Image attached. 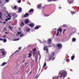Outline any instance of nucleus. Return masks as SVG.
Here are the masks:
<instances>
[{
    "label": "nucleus",
    "instance_id": "nucleus-55",
    "mask_svg": "<svg viewBox=\"0 0 79 79\" xmlns=\"http://www.w3.org/2000/svg\"><path fill=\"white\" fill-rule=\"evenodd\" d=\"M38 54H39V55L40 56V58L41 56H40V53H39Z\"/></svg>",
    "mask_w": 79,
    "mask_h": 79
},
{
    "label": "nucleus",
    "instance_id": "nucleus-2",
    "mask_svg": "<svg viewBox=\"0 0 79 79\" xmlns=\"http://www.w3.org/2000/svg\"><path fill=\"white\" fill-rule=\"evenodd\" d=\"M0 52L2 53V56H5L6 55V52L5 51L4 49H0Z\"/></svg>",
    "mask_w": 79,
    "mask_h": 79
},
{
    "label": "nucleus",
    "instance_id": "nucleus-1",
    "mask_svg": "<svg viewBox=\"0 0 79 79\" xmlns=\"http://www.w3.org/2000/svg\"><path fill=\"white\" fill-rule=\"evenodd\" d=\"M59 76L60 78L64 79V78L67 76V73L64 71H61L60 72Z\"/></svg>",
    "mask_w": 79,
    "mask_h": 79
},
{
    "label": "nucleus",
    "instance_id": "nucleus-53",
    "mask_svg": "<svg viewBox=\"0 0 79 79\" xmlns=\"http://www.w3.org/2000/svg\"><path fill=\"white\" fill-rule=\"evenodd\" d=\"M35 78H38V76H37H37H36V77H35Z\"/></svg>",
    "mask_w": 79,
    "mask_h": 79
},
{
    "label": "nucleus",
    "instance_id": "nucleus-32",
    "mask_svg": "<svg viewBox=\"0 0 79 79\" xmlns=\"http://www.w3.org/2000/svg\"><path fill=\"white\" fill-rule=\"evenodd\" d=\"M17 8V7L16 6H14V10H16Z\"/></svg>",
    "mask_w": 79,
    "mask_h": 79
},
{
    "label": "nucleus",
    "instance_id": "nucleus-41",
    "mask_svg": "<svg viewBox=\"0 0 79 79\" xmlns=\"http://www.w3.org/2000/svg\"><path fill=\"white\" fill-rule=\"evenodd\" d=\"M59 31H58L57 34H56V35L57 36V35H58V34H59Z\"/></svg>",
    "mask_w": 79,
    "mask_h": 79
},
{
    "label": "nucleus",
    "instance_id": "nucleus-49",
    "mask_svg": "<svg viewBox=\"0 0 79 79\" xmlns=\"http://www.w3.org/2000/svg\"><path fill=\"white\" fill-rule=\"evenodd\" d=\"M3 23H4L5 24H6V22H3Z\"/></svg>",
    "mask_w": 79,
    "mask_h": 79
},
{
    "label": "nucleus",
    "instance_id": "nucleus-45",
    "mask_svg": "<svg viewBox=\"0 0 79 79\" xmlns=\"http://www.w3.org/2000/svg\"><path fill=\"white\" fill-rule=\"evenodd\" d=\"M46 50L47 51L46 53H48V49L47 50Z\"/></svg>",
    "mask_w": 79,
    "mask_h": 79
},
{
    "label": "nucleus",
    "instance_id": "nucleus-61",
    "mask_svg": "<svg viewBox=\"0 0 79 79\" xmlns=\"http://www.w3.org/2000/svg\"><path fill=\"white\" fill-rule=\"evenodd\" d=\"M8 16H6V18H8Z\"/></svg>",
    "mask_w": 79,
    "mask_h": 79
},
{
    "label": "nucleus",
    "instance_id": "nucleus-62",
    "mask_svg": "<svg viewBox=\"0 0 79 79\" xmlns=\"http://www.w3.org/2000/svg\"><path fill=\"white\" fill-rule=\"evenodd\" d=\"M0 23H2V22L0 21Z\"/></svg>",
    "mask_w": 79,
    "mask_h": 79
},
{
    "label": "nucleus",
    "instance_id": "nucleus-64",
    "mask_svg": "<svg viewBox=\"0 0 79 79\" xmlns=\"http://www.w3.org/2000/svg\"><path fill=\"white\" fill-rule=\"evenodd\" d=\"M38 53H40V52H39V51L38 52Z\"/></svg>",
    "mask_w": 79,
    "mask_h": 79
},
{
    "label": "nucleus",
    "instance_id": "nucleus-42",
    "mask_svg": "<svg viewBox=\"0 0 79 79\" xmlns=\"http://www.w3.org/2000/svg\"><path fill=\"white\" fill-rule=\"evenodd\" d=\"M2 15H0V19H2Z\"/></svg>",
    "mask_w": 79,
    "mask_h": 79
},
{
    "label": "nucleus",
    "instance_id": "nucleus-33",
    "mask_svg": "<svg viewBox=\"0 0 79 79\" xmlns=\"http://www.w3.org/2000/svg\"><path fill=\"white\" fill-rule=\"evenodd\" d=\"M76 13V11L75 12H71V14H72V15H73V14H75Z\"/></svg>",
    "mask_w": 79,
    "mask_h": 79
},
{
    "label": "nucleus",
    "instance_id": "nucleus-9",
    "mask_svg": "<svg viewBox=\"0 0 79 79\" xmlns=\"http://www.w3.org/2000/svg\"><path fill=\"white\" fill-rule=\"evenodd\" d=\"M25 24H27L29 23V19H27L25 20Z\"/></svg>",
    "mask_w": 79,
    "mask_h": 79
},
{
    "label": "nucleus",
    "instance_id": "nucleus-22",
    "mask_svg": "<svg viewBox=\"0 0 79 79\" xmlns=\"http://www.w3.org/2000/svg\"><path fill=\"white\" fill-rule=\"evenodd\" d=\"M6 62H3L2 64V66H5V64H6Z\"/></svg>",
    "mask_w": 79,
    "mask_h": 79
},
{
    "label": "nucleus",
    "instance_id": "nucleus-59",
    "mask_svg": "<svg viewBox=\"0 0 79 79\" xmlns=\"http://www.w3.org/2000/svg\"><path fill=\"white\" fill-rule=\"evenodd\" d=\"M59 9H61V7H59Z\"/></svg>",
    "mask_w": 79,
    "mask_h": 79
},
{
    "label": "nucleus",
    "instance_id": "nucleus-7",
    "mask_svg": "<svg viewBox=\"0 0 79 79\" xmlns=\"http://www.w3.org/2000/svg\"><path fill=\"white\" fill-rule=\"evenodd\" d=\"M12 16L13 17H15V18H16L17 17V14L15 13H13L12 14Z\"/></svg>",
    "mask_w": 79,
    "mask_h": 79
},
{
    "label": "nucleus",
    "instance_id": "nucleus-48",
    "mask_svg": "<svg viewBox=\"0 0 79 79\" xmlns=\"http://www.w3.org/2000/svg\"><path fill=\"white\" fill-rule=\"evenodd\" d=\"M55 52H53L52 54L53 56H54V55H55Z\"/></svg>",
    "mask_w": 79,
    "mask_h": 79
},
{
    "label": "nucleus",
    "instance_id": "nucleus-29",
    "mask_svg": "<svg viewBox=\"0 0 79 79\" xmlns=\"http://www.w3.org/2000/svg\"><path fill=\"white\" fill-rule=\"evenodd\" d=\"M3 42L5 43L6 42V39H4L3 40Z\"/></svg>",
    "mask_w": 79,
    "mask_h": 79
},
{
    "label": "nucleus",
    "instance_id": "nucleus-50",
    "mask_svg": "<svg viewBox=\"0 0 79 79\" xmlns=\"http://www.w3.org/2000/svg\"><path fill=\"white\" fill-rule=\"evenodd\" d=\"M5 33H6V34H8V33L7 32H6V31L5 32Z\"/></svg>",
    "mask_w": 79,
    "mask_h": 79
},
{
    "label": "nucleus",
    "instance_id": "nucleus-17",
    "mask_svg": "<svg viewBox=\"0 0 79 79\" xmlns=\"http://www.w3.org/2000/svg\"><path fill=\"white\" fill-rule=\"evenodd\" d=\"M26 31L27 32H30V31H31V28H28L26 29Z\"/></svg>",
    "mask_w": 79,
    "mask_h": 79
},
{
    "label": "nucleus",
    "instance_id": "nucleus-12",
    "mask_svg": "<svg viewBox=\"0 0 79 79\" xmlns=\"http://www.w3.org/2000/svg\"><path fill=\"white\" fill-rule=\"evenodd\" d=\"M41 6H42L41 5L38 4L37 6V8H38V9H40V8H41Z\"/></svg>",
    "mask_w": 79,
    "mask_h": 79
},
{
    "label": "nucleus",
    "instance_id": "nucleus-16",
    "mask_svg": "<svg viewBox=\"0 0 79 79\" xmlns=\"http://www.w3.org/2000/svg\"><path fill=\"white\" fill-rule=\"evenodd\" d=\"M20 51H21V50H17L16 51V52H14V54H15V53H19Z\"/></svg>",
    "mask_w": 79,
    "mask_h": 79
},
{
    "label": "nucleus",
    "instance_id": "nucleus-35",
    "mask_svg": "<svg viewBox=\"0 0 79 79\" xmlns=\"http://www.w3.org/2000/svg\"><path fill=\"white\" fill-rule=\"evenodd\" d=\"M33 52H35L36 51V48H34L33 49Z\"/></svg>",
    "mask_w": 79,
    "mask_h": 79
},
{
    "label": "nucleus",
    "instance_id": "nucleus-34",
    "mask_svg": "<svg viewBox=\"0 0 79 79\" xmlns=\"http://www.w3.org/2000/svg\"><path fill=\"white\" fill-rule=\"evenodd\" d=\"M66 62H69V59H67L66 60Z\"/></svg>",
    "mask_w": 79,
    "mask_h": 79
},
{
    "label": "nucleus",
    "instance_id": "nucleus-25",
    "mask_svg": "<svg viewBox=\"0 0 79 79\" xmlns=\"http://www.w3.org/2000/svg\"><path fill=\"white\" fill-rule=\"evenodd\" d=\"M8 28L9 29H10V30H11V31H13V30L12 29H13V28H11V27H10V26H8Z\"/></svg>",
    "mask_w": 79,
    "mask_h": 79
},
{
    "label": "nucleus",
    "instance_id": "nucleus-39",
    "mask_svg": "<svg viewBox=\"0 0 79 79\" xmlns=\"http://www.w3.org/2000/svg\"><path fill=\"white\" fill-rule=\"evenodd\" d=\"M21 47H19L18 48V49H19V50H21Z\"/></svg>",
    "mask_w": 79,
    "mask_h": 79
},
{
    "label": "nucleus",
    "instance_id": "nucleus-57",
    "mask_svg": "<svg viewBox=\"0 0 79 79\" xmlns=\"http://www.w3.org/2000/svg\"><path fill=\"white\" fill-rule=\"evenodd\" d=\"M2 3V1L1 0H0V4Z\"/></svg>",
    "mask_w": 79,
    "mask_h": 79
},
{
    "label": "nucleus",
    "instance_id": "nucleus-28",
    "mask_svg": "<svg viewBox=\"0 0 79 79\" xmlns=\"http://www.w3.org/2000/svg\"><path fill=\"white\" fill-rule=\"evenodd\" d=\"M46 64L45 62V63H44V65H43V68H45V66H46Z\"/></svg>",
    "mask_w": 79,
    "mask_h": 79
},
{
    "label": "nucleus",
    "instance_id": "nucleus-38",
    "mask_svg": "<svg viewBox=\"0 0 79 79\" xmlns=\"http://www.w3.org/2000/svg\"><path fill=\"white\" fill-rule=\"evenodd\" d=\"M3 37H4V38H5L6 37V35H4L3 36Z\"/></svg>",
    "mask_w": 79,
    "mask_h": 79
},
{
    "label": "nucleus",
    "instance_id": "nucleus-54",
    "mask_svg": "<svg viewBox=\"0 0 79 79\" xmlns=\"http://www.w3.org/2000/svg\"><path fill=\"white\" fill-rule=\"evenodd\" d=\"M66 31V29H64V31Z\"/></svg>",
    "mask_w": 79,
    "mask_h": 79
},
{
    "label": "nucleus",
    "instance_id": "nucleus-30",
    "mask_svg": "<svg viewBox=\"0 0 79 79\" xmlns=\"http://www.w3.org/2000/svg\"><path fill=\"white\" fill-rule=\"evenodd\" d=\"M28 55H29V56H28V58L31 57V56H32V54H31L29 53Z\"/></svg>",
    "mask_w": 79,
    "mask_h": 79
},
{
    "label": "nucleus",
    "instance_id": "nucleus-23",
    "mask_svg": "<svg viewBox=\"0 0 79 79\" xmlns=\"http://www.w3.org/2000/svg\"><path fill=\"white\" fill-rule=\"evenodd\" d=\"M67 1L69 3V4H71L72 3V2H71V0H67Z\"/></svg>",
    "mask_w": 79,
    "mask_h": 79
},
{
    "label": "nucleus",
    "instance_id": "nucleus-24",
    "mask_svg": "<svg viewBox=\"0 0 79 79\" xmlns=\"http://www.w3.org/2000/svg\"><path fill=\"white\" fill-rule=\"evenodd\" d=\"M19 39H20L18 38V39H16L13 40V41H18V40H19Z\"/></svg>",
    "mask_w": 79,
    "mask_h": 79
},
{
    "label": "nucleus",
    "instance_id": "nucleus-56",
    "mask_svg": "<svg viewBox=\"0 0 79 79\" xmlns=\"http://www.w3.org/2000/svg\"><path fill=\"white\" fill-rule=\"evenodd\" d=\"M30 53H32V51H30Z\"/></svg>",
    "mask_w": 79,
    "mask_h": 79
},
{
    "label": "nucleus",
    "instance_id": "nucleus-19",
    "mask_svg": "<svg viewBox=\"0 0 79 79\" xmlns=\"http://www.w3.org/2000/svg\"><path fill=\"white\" fill-rule=\"evenodd\" d=\"M34 11V10L33 9H31L30 10L29 12L30 13H31V12H33Z\"/></svg>",
    "mask_w": 79,
    "mask_h": 79
},
{
    "label": "nucleus",
    "instance_id": "nucleus-13",
    "mask_svg": "<svg viewBox=\"0 0 79 79\" xmlns=\"http://www.w3.org/2000/svg\"><path fill=\"white\" fill-rule=\"evenodd\" d=\"M24 23L23 22H21L20 23V26H24Z\"/></svg>",
    "mask_w": 79,
    "mask_h": 79
},
{
    "label": "nucleus",
    "instance_id": "nucleus-6",
    "mask_svg": "<svg viewBox=\"0 0 79 79\" xmlns=\"http://www.w3.org/2000/svg\"><path fill=\"white\" fill-rule=\"evenodd\" d=\"M41 27V26L39 25L36 26L35 27V29L36 30L37 29H38L39 28H40V27Z\"/></svg>",
    "mask_w": 79,
    "mask_h": 79
},
{
    "label": "nucleus",
    "instance_id": "nucleus-21",
    "mask_svg": "<svg viewBox=\"0 0 79 79\" xmlns=\"http://www.w3.org/2000/svg\"><path fill=\"white\" fill-rule=\"evenodd\" d=\"M60 31V32H62V29L61 28H59L57 29V31Z\"/></svg>",
    "mask_w": 79,
    "mask_h": 79
},
{
    "label": "nucleus",
    "instance_id": "nucleus-44",
    "mask_svg": "<svg viewBox=\"0 0 79 79\" xmlns=\"http://www.w3.org/2000/svg\"><path fill=\"white\" fill-rule=\"evenodd\" d=\"M3 39L2 38H0V41H3Z\"/></svg>",
    "mask_w": 79,
    "mask_h": 79
},
{
    "label": "nucleus",
    "instance_id": "nucleus-4",
    "mask_svg": "<svg viewBox=\"0 0 79 79\" xmlns=\"http://www.w3.org/2000/svg\"><path fill=\"white\" fill-rule=\"evenodd\" d=\"M52 42V40L50 39H49L48 41H47V44L48 45H50V44H51V42Z\"/></svg>",
    "mask_w": 79,
    "mask_h": 79
},
{
    "label": "nucleus",
    "instance_id": "nucleus-3",
    "mask_svg": "<svg viewBox=\"0 0 79 79\" xmlns=\"http://www.w3.org/2000/svg\"><path fill=\"white\" fill-rule=\"evenodd\" d=\"M57 47L58 48L60 49V48H61V47H62V44L60 43L57 44Z\"/></svg>",
    "mask_w": 79,
    "mask_h": 79
},
{
    "label": "nucleus",
    "instance_id": "nucleus-47",
    "mask_svg": "<svg viewBox=\"0 0 79 79\" xmlns=\"http://www.w3.org/2000/svg\"><path fill=\"white\" fill-rule=\"evenodd\" d=\"M6 2H9V1H8V0H6Z\"/></svg>",
    "mask_w": 79,
    "mask_h": 79
},
{
    "label": "nucleus",
    "instance_id": "nucleus-26",
    "mask_svg": "<svg viewBox=\"0 0 79 79\" xmlns=\"http://www.w3.org/2000/svg\"><path fill=\"white\" fill-rule=\"evenodd\" d=\"M76 39L75 38H73L72 39L73 42H75V41H76Z\"/></svg>",
    "mask_w": 79,
    "mask_h": 79
},
{
    "label": "nucleus",
    "instance_id": "nucleus-63",
    "mask_svg": "<svg viewBox=\"0 0 79 79\" xmlns=\"http://www.w3.org/2000/svg\"><path fill=\"white\" fill-rule=\"evenodd\" d=\"M43 9H44V8H45V7H43Z\"/></svg>",
    "mask_w": 79,
    "mask_h": 79
},
{
    "label": "nucleus",
    "instance_id": "nucleus-37",
    "mask_svg": "<svg viewBox=\"0 0 79 79\" xmlns=\"http://www.w3.org/2000/svg\"><path fill=\"white\" fill-rule=\"evenodd\" d=\"M44 16H50V15H48L44 14Z\"/></svg>",
    "mask_w": 79,
    "mask_h": 79
},
{
    "label": "nucleus",
    "instance_id": "nucleus-11",
    "mask_svg": "<svg viewBox=\"0 0 79 79\" xmlns=\"http://www.w3.org/2000/svg\"><path fill=\"white\" fill-rule=\"evenodd\" d=\"M11 17H9V18L6 19H5V21H6V22H8V20H11Z\"/></svg>",
    "mask_w": 79,
    "mask_h": 79
},
{
    "label": "nucleus",
    "instance_id": "nucleus-8",
    "mask_svg": "<svg viewBox=\"0 0 79 79\" xmlns=\"http://www.w3.org/2000/svg\"><path fill=\"white\" fill-rule=\"evenodd\" d=\"M48 48V46H44V50H47V49H48V48Z\"/></svg>",
    "mask_w": 79,
    "mask_h": 79
},
{
    "label": "nucleus",
    "instance_id": "nucleus-15",
    "mask_svg": "<svg viewBox=\"0 0 79 79\" xmlns=\"http://www.w3.org/2000/svg\"><path fill=\"white\" fill-rule=\"evenodd\" d=\"M18 11L19 13H21L22 11V8H19L18 9Z\"/></svg>",
    "mask_w": 79,
    "mask_h": 79
},
{
    "label": "nucleus",
    "instance_id": "nucleus-60",
    "mask_svg": "<svg viewBox=\"0 0 79 79\" xmlns=\"http://www.w3.org/2000/svg\"><path fill=\"white\" fill-rule=\"evenodd\" d=\"M6 28H5L4 29V30H6Z\"/></svg>",
    "mask_w": 79,
    "mask_h": 79
},
{
    "label": "nucleus",
    "instance_id": "nucleus-10",
    "mask_svg": "<svg viewBox=\"0 0 79 79\" xmlns=\"http://www.w3.org/2000/svg\"><path fill=\"white\" fill-rule=\"evenodd\" d=\"M29 16V14L27 13L25 14L24 16V18H27Z\"/></svg>",
    "mask_w": 79,
    "mask_h": 79
},
{
    "label": "nucleus",
    "instance_id": "nucleus-58",
    "mask_svg": "<svg viewBox=\"0 0 79 79\" xmlns=\"http://www.w3.org/2000/svg\"><path fill=\"white\" fill-rule=\"evenodd\" d=\"M19 30L20 31V30H21V28H19Z\"/></svg>",
    "mask_w": 79,
    "mask_h": 79
},
{
    "label": "nucleus",
    "instance_id": "nucleus-27",
    "mask_svg": "<svg viewBox=\"0 0 79 79\" xmlns=\"http://www.w3.org/2000/svg\"><path fill=\"white\" fill-rule=\"evenodd\" d=\"M10 15H11V14H10V13H9L8 14V17H9V18H11V16Z\"/></svg>",
    "mask_w": 79,
    "mask_h": 79
},
{
    "label": "nucleus",
    "instance_id": "nucleus-18",
    "mask_svg": "<svg viewBox=\"0 0 79 79\" xmlns=\"http://www.w3.org/2000/svg\"><path fill=\"white\" fill-rule=\"evenodd\" d=\"M53 79H59V78L58 76H55L53 77Z\"/></svg>",
    "mask_w": 79,
    "mask_h": 79
},
{
    "label": "nucleus",
    "instance_id": "nucleus-43",
    "mask_svg": "<svg viewBox=\"0 0 79 79\" xmlns=\"http://www.w3.org/2000/svg\"><path fill=\"white\" fill-rule=\"evenodd\" d=\"M22 36H24V35L23 34H22L21 35H20V37H22Z\"/></svg>",
    "mask_w": 79,
    "mask_h": 79
},
{
    "label": "nucleus",
    "instance_id": "nucleus-36",
    "mask_svg": "<svg viewBox=\"0 0 79 79\" xmlns=\"http://www.w3.org/2000/svg\"><path fill=\"white\" fill-rule=\"evenodd\" d=\"M21 0H19L17 2L19 3H21Z\"/></svg>",
    "mask_w": 79,
    "mask_h": 79
},
{
    "label": "nucleus",
    "instance_id": "nucleus-20",
    "mask_svg": "<svg viewBox=\"0 0 79 79\" xmlns=\"http://www.w3.org/2000/svg\"><path fill=\"white\" fill-rule=\"evenodd\" d=\"M74 58H75V56H72L71 57V59L72 60H74Z\"/></svg>",
    "mask_w": 79,
    "mask_h": 79
},
{
    "label": "nucleus",
    "instance_id": "nucleus-46",
    "mask_svg": "<svg viewBox=\"0 0 79 79\" xmlns=\"http://www.w3.org/2000/svg\"><path fill=\"white\" fill-rule=\"evenodd\" d=\"M55 57H54L53 59H52V61H53V60H55Z\"/></svg>",
    "mask_w": 79,
    "mask_h": 79
},
{
    "label": "nucleus",
    "instance_id": "nucleus-51",
    "mask_svg": "<svg viewBox=\"0 0 79 79\" xmlns=\"http://www.w3.org/2000/svg\"><path fill=\"white\" fill-rule=\"evenodd\" d=\"M63 27H65L66 26V25H63Z\"/></svg>",
    "mask_w": 79,
    "mask_h": 79
},
{
    "label": "nucleus",
    "instance_id": "nucleus-5",
    "mask_svg": "<svg viewBox=\"0 0 79 79\" xmlns=\"http://www.w3.org/2000/svg\"><path fill=\"white\" fill-rule=\"evenodd\" d=\"M34 23H31L29 24V26L32 28H33V27H34Z\"/></svg>",
    "mask_w": 79,
    "mask_h": 79
},
{
    "label": "nucleus",
    "instance_id": "nucleus-14",
    "mask_svg": "<svg viewBox=\"0 0 79 79\" xmlns=\"http://www.w3.org/2000/svg\"><path fill=\"white\" fill-rule=\"evenodd\" d=\"M48 58L49 60H52V56L51 55L49 56L48 57Z\"/></svg>",
    "mask_w": 79,
    "mask_h": 79
},
{
    "label": "nucleus",
    "instance_id": "nucleus-52",
    "mask_svg": "<svg viewBox=\"0 0 79 79\" xmlns=\"http://www.w3.org/2000/svg\"><path fill=\"white\" fill-rule=\"evenodd\" d=\"M0 15H1V16H2V12H0Z\"/></svg>",
    "mask_w": 79,
    "mask_h": 79
},
{
    "label": "nucleus",
    "instance_id": "nucleus-31",
    "mask_svg": "<svg viewBox=\"0 0 79 79\" xmlns=\"http://www.w3.org/2000/svg\"><path fill=\"white\" fill-rule=\"evenodd\" d=\"M17 32L18 33V35H20V34H21V31H20V32L18 31Z\"/></svg>",
    "mask_w": 79,
    "mask_h": 79
},
{
    "label": "nucleus",
    "instance_id": "nucleus-40",
    "mask_svg": "<svg viewBox=\"0 0 79 79\" xmlns=\"http://www.w3.org/2000/svg\"><path fill=\"white\" fill-rule=\"evenodd\" d=\"M59 31H58L57 34H56V35L57 36V35H58V34H59Z\"/></svg>",
    "mask_w": 79,
    "mask_h": 79
}]
</instances>
